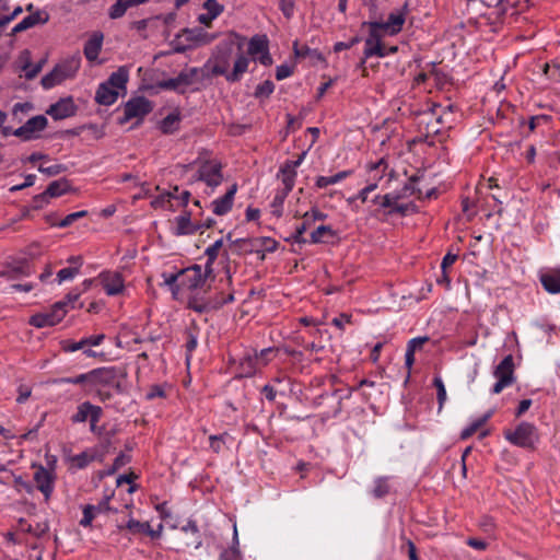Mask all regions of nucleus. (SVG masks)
<instances>
[{"label": "nucleus", "instance_id": "473e14b6", "mask_svg": "<svg viewBox=\"0 0 560 560\" xmlns=\"http://www.w3.org/2000/svg\"><path fill=\"white\" fill-rule=\"evenodd\" d=\"M179 121V114L171 113L160 122V129L165 135L173 133L178 129Z\"/></svg>", "mask_w": 560, "mask_h": 560}, {"label": "nucleus", "instance_id": "f704fd0d", "mask_svg": "<svg viewBox=\"0 0 560 560\" xmlns=\"http://www.w3.org/2000/svg\"><path fill=\"white\" fill-rule=\"evenodd\" d=\"M350 174V171H342L331 176H319L316 179V186L318 188H325L329 185H335L347 178Z\"/></svg>", "mask_w": 560, "mask_h": 560}, {"label": "nucleus", "instance_id": "aec40b11", "mask_svg": "<svg viewBox=\"0 0 560 560\" xmlns=\"http://www.w3.org/2000/svg\"><path fill=\"white\" fill-rule=\"evenodd\" d=\"M400 195L398 194H386L384 196L376 195L372 202L378 205L381 208L388 209V214L400 213L405 214L408 207L398 202Z\"/></svg>", "mask_w": 560, "mask_h": 560}, {"label": "nucleus", "instance_id": "393cba45", "mask_svg": "<svg viewBox=\"0 0 560 560\" xmlns=\"http://www.w3.org/2000/svg\"><path fill=\"white\" fill-rule=\"evenodd\" d=\"M103 34L100 32L94 33L84 45V56L89 61L97 59L103 45Z\"/></svg>", "mask_w": 560, "mask_h": 560}, {"label": "nucleus", "instance_id": "7ed1b4c3", "mask_svg": "<svg viewBox=\"0 0 560 560\" xmlns=\"http://www.w3.org/2000/svg\"><path fill=\"white\" fill-rule=\"evenodd\" d=\"M80 56H72L62 60L56 65L49 73L42 78V85L44 89H51L63 81L73 78L80 69Z\"/></svg>", "mask_w": 560, "mask_h": 560}, {"label": "nucleus", "instance_id": "39448f33", "mask_svg": "<svg viewBox=\"0 0 560 560\" xmlns=\"http://www.w3.org/2000/svg\"><path fill=\"white\" fill-rule=\"evenodd\" d=\"M504 438L523 448H533L539 440L536 427L528 422H521L514 430H506Z\"/></svg>", "mask_w": 560, "mask_h": 560}, {"label": "nucleus", "instance_id": "bb28decb", "mask_svg": "<svg viewBox=\"0 0 560 560\" xmlns=\"http://www.w3.org/2000/svg\"><path fill=\"white\" fill-rule=\"evenodd\" d=\"M149 0H117L110 8L108 15L110 19L121 18L129 8L144 4Z\"/></svg>", "mask_w": 560, "mask_h": 560}, {"label": "nucleus", "instance_id": "9b49d317", "mask_svg": "<svg viewBox=\"0 0 560 560\" xmlns=\"http://www.w3.org/2000/svg\"><path fill=\"white\" fill-rule=\"evenodd\" d=\"M247 52L255 61L270 66L272 58L269 54V40L264 34L254 35L248 42Z\"/></svg>", "mask_w": 560, "mask_h": 560}, {"label": "nucleus", "instance_id": "c756f323", "mask_svg": "<svg viewBox=\"0 0 560 560\" xmlns=\"http://www.w3.org/2000/svg\"><path fill=\"white\" fill-rule=\"evenodd\" d=\"M540 281L546 291L552 294L560 293V271L555 270L540 277Z\"/></svg>", "mask_w": 560, "mask_h": 560}, {"label": "nucleus", "instance_id": "6e6552de", "mask_svg": "<svg viewBox=\"0 0 560 560\" xmlns=\"http://www.w3.org/2000/svg\"><path fill=\"white\" fill-rule=\"evenodd\" d=\"M119 370L116 366H103L89 371V390L106 388L118 384Z\"/></svg>", "mask_w": 560, "mask_h": 560}, {"label": "nucleus", "instance_id": "dca6fc26", "mask_svg": "<svg viewBox=\"0 0 560 560\" xmlns=\"http://www.w3.org/2000/svg\"><path fill=\"white\" fill-rule=\"evenodd\" d=\"M102 413L101 407L84 401L78 406L77 412L71 417V421L73 423H82L90 419V422H98Z\"/></svg>", "mask_w": 560, "mask_h": 560}, {"label": "nucleus", "instance_id": "1a4fd4ad", "mask_svg": "<svg viewBox=\"0 0 560 560\" xmlns=\"http://www.w3.org/2000/svg\"><path fill=\"white\" fill-rule=\"evenodd\" d=\"M231 54L229 50H219L206 65L200 68L202 70L201 78L210 75H226L230 73Z\"/></svg>", "mask_w": 560, "mask_h": 560}, {"label": "nucleus", "instance_id": "72a5a7b5", "mask_svg": "<svg viewBox=\"0 0 560 560\" xmlns=\"http://www.w3.org/2000/svg\"><path fill=\"white\" fill-rule=\"evenodd\" d=\"M335 236V231L329 225H319L311 233L310 243L319 244L326 242V238Z\"/></svg>", "mask_w": 560, "mask_h": 560}, {"label": "nucleus", "instance_id": "a878e982", "mask_svg": "<svg viewBox=\"0 0 560 560\" xmlns=\"http://www.w3.org/2000/svg\"><path fill=\"white\" fill-rule=\"evenodd\" d=\"M249 65V58L243 52H238L234 60L233 69L226 75V81L237 82L242 79L243 74L247 71Z\"/></svg>", "mask_w": 560, "mask_h": 560}, {"label": "nucleus", "instance_id": "ddd939ff", "mask_svg": "<svg viewBox=\"0 0 560 560\" xmlns=\"http://www.w3.org/2000/svg\"><path fill=\"white\" fill-rule=\"evenodd\" d=\"M33 478L37 489L43 493L45 500L48 501L55 489V472L39 465L36 466Z\"/></svg>", "mask_w": 560, "mask_h": 560}, {"label": "nucleus", "instance_id": "2eb2a0df", "mask_svg": "<svg viewBox=\"0 0 560 560\" xmlns=\"http://www.w3.org/2000/svg\"><path fill=\"white\" fill-rule=\"evenodd\" d=\"M364 56L366 58L373 56L382 58L387 56L386 48L382 45L381 42V31L378 28H374L373 24H370V34L365 39Z\"/></svg>", "mask_w": 560, "mask_h": 560}, {"label": "nucleus", "instance_id": "49530a36", "mask_svg": "<svg viewBox=\"0 0 560 560\" xmlns=\"http://www.w3.org/2000/svg\"><path fill=\"white\" fill-rule=\"evenodd\" d=\"M88 215L86 210H81L77 212H72L68 215H66L61 221L58 223V228H67L73 224L77 220L84 218Z\"/></svg>", "mask_w": 560, "mask_h": 560}, {"label": "nucleus", "instance_id": "5701e85b", "mask_svg": "<svg viewBox=\"0 0 560 560\" xmlns=\"http://www.w3.org/2000/svg\"><path fill=\"white\" fill-rule=\"evenodd\" d=\"M202 226L191 222L189 213H183L174 219L172 233L176 236L191 235L200 230Z\"/></svg>", "mask_w": 560, "mask_h": 560}, {"label": "nucleus", "instance_id": "603ef678", "mask_svg": "<svg viewBox=\"0 0 560 560\" xmlns=\"http://www.w3.org/2000/svg\"><path fill=\"white\" fill-rule=\"evenodd\" d=\"M203 8L207 10V13L215 19L223 12V5H221L217 0H206Z\"/></svg>", "mask_w": 560, "mask_h": 560}, {"label": "nucleus", "instance_id": "0e129e2a", "mask_svg": "<svg viewBox=\"0 0 560 560\" xmlns=\"http://www.w3.org/2000/svg\"><path fill=\"white\" fill-rule=\"evenodd\" d=\"M36 176L34 174H28L25 176V180L20 185L12 186L10 188L11 191H19L24 188L31 187L35 184Z\"/></svg>", "mask_w": 560, "mask_h": 560}, {"label": "nucleus", "instance_id": "4c0bfd02", "mask_svg": "<svg viewBox=\"0 0 560 560\" xmlns=\"http://www.w3.org/2000/svg\"><path fill=\"white\" fill-rule=\"evenodd\" d=\"M222 245H223V241L221 238V240L215 241L212 245H210L206 249L205 254L207 255L208 259H207V262L205 266L208 267V272H213V262L217 259Z\"/></svg>", "mask_w": 560, "mask_h": 560}, {"label": "nucleus", "instance_id": "0eeeda50", "mask_svg": "<svg viewBox=\"0 0 560 560\" xmlns=\"http://www.w3.org/2000/svg\"><path fill=\"white\" fill-rule=\"evenodd\" d=\"M493 376L497 378V382L492 387L493 394H500L504 388L511 386L515 382L514 361L511 354L503 358V360L495 366Z\"/></svg>", "mask_w": 560, "mask_h": 560}, {"label": "nucleus", "instance_id": "3c124183", "mask_svg": "<svg viewBox=\"0 0 560 560\" xmlns=\"http://www.w3.org/2000/svg\"><path fill=\"white\" fill-rule=\"evenodd\" d=\"M234 545L231 547V549L229 551H225L221 558L223 560H225L226 557H229L230 559H234V560H240L241 558V551L238 549V538H237V530H236V526H234Z\"/></svg>", "mask_w": 560, "mask_h": 560}, {"label": "nucleus", "instance_id": "864d4df0", "mask_svg": "<svg viewBox=\"0 0 560 560\" xmlns=\"http://www.w3.org/2000/svg\"><path fill=\"white\" fill-rule=\"evenodd\" d=\"M294 52L298 57H317L318 59L322 58L320 54L317 50L311 49L310 47L302 45L299 46L298 43H294Z\"/></svg>", "mask_w": 560, "mask_h": 560}, {"label": "nucleus", "instance_id": "9d476101", "mask_svg": "<svg viewBox=\"0 0 560 560\" xmlns=\"http://www.w3.org/2000/svg\"><path fill=\"white\" fill-rule=\"evenodd\" d=\"M151 110L152 105L145 97L131 98L125 104L124 117L120 118V124L124 125L131 119L141 121Z\"/></svg>", "mask_w": 560, "mask_h": 560}, {"label": "nucleus", "instance_id": "c85d7f7f", "mask_svg": "<svg viewBox=\"0 0 560 560\" xmlns=\"http://www.w3.org/2000/svg\"><path fill=\"white\" fill-rule=\"evenodd\" d=\"M259 368L258 353L246 354L240 363V375L242 377L253 376Z\"/></svg>", "mask_w": 560, "mask_h": 560}, {"label": "nucleus", "instance_id": "f257e3e1", "mask_svg": "<svg viewBox=\"0 0 560 560\" xmlns=\"http://www.w3.org/2000/svg\"><path fill=\"white\" fill-rule=\"evenodd\" d=\"M129 72L125 67H120L117 71L113 72L107 81L101 83L95 94V101L100 105H113L119 94L126 92V84L128 82Z\"/></svg>", "mask_w": 560, "mask_h": 560}, {"label": "nucleus", "instance_id": "4d7b16f0", "mask_svg": "<svg viewBox=\"0 0 560 560\" xmlns=\"http://www.w3.org/2000/svg\"><path fill=\"white\" fill-rule=\"evenodd\" d=\"M311 224V222H307L305 219H303V222L299 226H296L295 234L292 236L293 241L296 243H306V240L303 237V234Z\"/></svg>", "mask_w": 560, "mask_h": 560}, {"label": "nucleus", "instance_id": "ea45409f", "mask_svg": "<svg viewBox=\"0 0 560 560\" xmlns=\"http://www.w3.org/2000/svg\"><path fill=\"white\" fill-rule=\"evenodd\" d=\"M68 312V302H57L52 305L51 310L48 312L51 319H54V324L57 325L62 320Z\"/></svg>", "mask_w": 560, "mask_h": 560}, {"label": "nucleus", "instance_id": "b1692460", "mask_svg": "<svg viewBox=\"0 0 560 560\" xmlns=\"http://www.w3.org/2000/svg\"><path fill=\"white\" fill-rule=\"evenodd\" d=\"M69 188L70 185L67 179L54 180L48 185L47 189L44 192L37 195L34 198V201H47L48 198L60 197L65 195L69 190Z\"/></svg>", "mask_w": 560, "mask_h": 560}, {"label": "nucleus", "instance_id": "052dcab7", "mask_svg": "<svg viewBox=\"0 0 560 560\" xmlns=\"http://www.w3.org/2000/svg\"><path fill=\"white\" fill-rule=\"evenodd\" d=\"M275 90V85L271 81H265L256 88L255 94L257 96H269Z\"/></svg>", "mask_w": 560, "mask_h": 560}, {"label": "nucleus", "instance_id": "79ce46f5", "mask_svg": "<svg viewBox=\"0 0 560 560\" xmlns=\"http://www.w3.org/2000/svg\"><path fill=\"white\" fill-rule=\"evenodd\" d=\"M250 245L257 250L262 248L264 250L271 253L276 250L278 243L270 237H257L250 242Z\"/></svg>", "mask_w": 560, "mask_h": 560}, {"label": "nucleus", "instance_id": "a18cd8bd", "mask_svg": "<svg viewBox=\"0 0 560 560\" xmlns=\"http://www.w3.org/2000/svg\"><path fill=\"white\" fill-rule=\"evenodd\" d=\"M288 195V192L277 189L271 202L272 213L275 215L280 217L282 214V206Z\"/></svg>", "mask_w": 560, "mask_h": 560}, {"label": "nucleus", "instance_id": "680f3d73", "mask_svg": "<svg viewBox=\"0 0 560 560\" xmlns=\"http://www.w3.org/2000/svg\"><path fill=\"white\" fill-rule=\"evenodd\" d=\"M327 218V214L317 210L312 209L308 212H305L303 215V219H305L307 222L314 223L315 221H323Z\"/></svg>", "mask_w": 560, "mask_h": 560}, {"label": "nucleus", "instance_id": "20e7f679", "mask_svg": "<svg viewBox=\"0 0 560 560\" xmlns=\"http://www.w3.org/2000/svg\"><path fill=\"white\" fill-rule=\"evenodd\" d=\"M180 273L182 290H188L190 292L205 290L208 280L213 278V272H208V267H201L200 265H192L188 268L180 269Z\"/></svg>", "mask_w": 560, "mask_h": 560}, {"label": "nucleus", "instance_id": "f8f14e48", "mask_svg": "<svg viewBox=\"0 0 560 560\" xmlns=\"http://www.w3.org/2000/svg\"><path fill=\"white\" fill-rule=\"evenodd\" d=\"M47 124L48 120L44 115L34 116L23 126L13 130L12 133L24 141L33 140L38 138L39 132L47 127Z\"/></svg>", "mask_w": 560, "mask_h": 560}, {"label": "nucleus", "instance_id": "de8ad7c7", "mask_svg": "<svg viewBox=\"0 0 560 560\" xmlns=\"http://www.w3.org/2000/svg\"><path fill=\"white\" fill-rule=\"evenodd\" d=\"M97 516L93 504H88L83 508V516L80 521V525L88 527L92 524V521Z\"/></svg>", "mask_w": 560, "mask_h": 560}, {"label": "nucleus", "instance_id": "c03bdc74", "mask_svg": "<svg viewBox=\"0 0 560 560\" xmlns=\"http://www.w3.org/2000/svg\"><path fill=\"white\" fill-rule=\"evenodd\" d=\"M30 324L37 328L55 326L54 319L50 318L48 312L33 315Z\"/></svg>", "mask_w": 560, "mask_h": 560}, {"label": "nucleus", "instance_id": "8fccbe9b", "mask_svg": "<svg viewBox=\"0 0 560 560\" xmlns=\"http://www.w3.org/2000/svg\"><path fill=\"white\" fill-rule=\"evenodd\" d=\"M79 272L78 267H67L59 270L57 273L58 283L72 280Z\"/></svg>", "mask_w": 560, "mask_h": 560}, {"label": "nucleus", "instance_id": "6e6d98bb", "mask_svg": "<svg viewBox=\"0 0 560 560\" xmlns=\"http://www.w3.org/2000/svg\"><path fill=\"white\" fill-rule=\"evenodd\" d=\"M433 384L438 390V400L441 408L446 400V389L441 377H435Z\"/></svg>", "mask_w": 560, "mask_h": 560}, {"label": "nucleus", "instance_id": "423d86ee", "mask_svg": "<svg viewBox=\"0 0 560 560\" xmlns=\"http://www.w3.org/2000/svg\"><path fill=\"white\" fill-rule=\"evenodd\" d=\"M200 68H189L183 70L177 77L164 80L160 83V86L166 90H173L178 93H184L186 89L192 85L195 82L202 80Z\"/></svg>", "mask_w": 560, "mask_h": 560}, {"label": "nucleus", "instance_id": "4468645a", "mask_svg": "<svg viewBox=\"0 0 560 560\" xmlns=\"http://www.w3.org/2000/svg\"><path fill=\"white\" fill-rule=\"evenodd\" d=\"M406 5L401 10H396L389 13L385 22H373L374 28L385 32L389 35L398 34L406 21Z\"/></svg>", "mask_w": 560, "mask_h": 560}, {"label": "nucleus", "instance_id": "e2e57ef3", "mask_svg": "<svg viewBox=\"0 0 560 560\" xmlns=\"http://www.w3.org/2000/svg\"><path fill=\"white\" fill-rule=\"evenodd\" d=\"M168 203H171V194H166V191L162 192L151 201V205L154 208H165Z\"/></svg>", "mask_w": 560, "mask_h": 560}, {"label": "nucleus", "instance_id": "f3484780", "mask_svg": "<svg viewBox=\"0 0 560 560\" xmlns=\"http://www.w3.org/2000/svg\"><path fill=\"white\" fill-rule=\"evenodd\" d=\"M385 170H386V164L383 160L378 161L377 163L370 164L369 172H370V174H373V176H372L373 182L370 183L368 186H365L363 189H361L358 192L355 198L360 199L362 202H366L369 194L374 191L377 188V180L383 177Z\"/></svg>", "mask_w": 560, "mask_h": 560}, {"label": "nucleus", "instance_id": "774afa93", "mask_svg": "<svg viewBox=\"0 0 560 560\" xmlns=\"http://www.w3.org/2000/svg\"><path fill=\"white\" fill-rule=\"evenodd\" d=\"M104 339H105L104 334L92 335V336L85 337V343H86V347H97L104 341Z\"/></svg>", "mask_w": 560, "mask_h": 560}, {"label": "nucleus", "instance_id": "2f4dec72", "mask_svg": "<svg viewBox=\"0 0 560 560\" xmlns=\"http://www.w3.org/2000/svg\"><path fill=\"white\" fill-rule=\"evenodd\" d=\"M163 284L166 285L174 298L177 296L178 292L182 290L180 280H182V273L180 270L177 272H163Z\"/></svg>", "mask_w": 560, "mask_h": 560}, {"label": "nucleus", "instance_id": "58836bf2", "mask_svg": "<svg viewBox=\"0 0 560 560\" xmlns=\"http://www.w3.org/2000/svg\"><path fill=\"white\" fill-rule=\"evenodd\" d=\"M55 384L63 385V384H73V385H82L84 388L89 389V372L79 374L73 377H60L54 381Z\"/></svg>", "mask_w": 560, "mask_h": 560}, {"label": "nucleus", "instance_id": "a211bd4d", "mask_svg": "<svg viewBox=\"0 0 560 560\" xmlns=\"http://www.w3.org/2000/svg\"><path fill=\"white\" fill-rule=\"evenodd\" d=\"M103 289L108 295H118L124 291L122 276L116 271H106L100 275Z\"/></svg>", "mask_w": 560, "mask_h": 560}, {"label": "nucleus", "instance_id": "5fc2aeb1", "mask_svg": "<svg viewBox=\"0 0 560 560\" xmlns=\"http://www.w3.org/2000/svg\"><path fill=\"white\" fill-rule=\"evenodd\" d=\"M23 12L22 7L18 5L10 13H3L0 18V28L5 27L10 22H12L15 18H18Z\"/></svg>", "mask_w": 560, "mask_h": 560}, {"label": "nucleus", "instance_id": "13d9d810", "mask_svg": "<svg viewBox=\"0 0 560 560\" xmlns=\"http://www.w3.org/2000/svg\"><path fill=\"white\" fill-rule=\"evenodd\" d=\"M225 438L226 434L211 435L209 438L210 448L215 453H220L222 445L225 443Z\"/></svg>", "mask_w": 560, "mask_h": 560}, {"label": "nucleus", "instance_id": "cd10ccee", "mask_svg": "<svg viewBox=\"0 0 560 560\" xmlns=\"http://www.w3.org/2000/svg\"><path fill=\"white\" fill-rule=\"evenodd\" d=\"M296 171L289 168L284 164L280 167V171L277 177L281 180L282 187L278 188L279 190L285 191L290 194L293 189L295 179H296Z\"/></svg>", "mask_w": 560, "mask_h": 560}, {"label": "nucleus", "instance_id": "7c9ffc66", "mask_svg": "<svg viewBox=\"0 0 560 560\" xmlns=\"http://www.w3.org/2000/svg\"><path fill=\"white\" fill-rule=\"evenodd\" d=\"M115 523L118 529L127 528L131 534H147L150 525L148 522L142 523L132 517H129L126 523L116 518Z\"/></svg>", "mask_w": 560, "mask_h": 560}, {"label": "nucleus", "instance_id": "37998d69", "mask_svg": "<svg viewBox=\"0 0 560 560\" xmlns=\"http://www.w3.org/2000/svg\"><path fill=\"white\" fill-rule=\"evenodd\" d=\"M94 455L90 452H82L80 454L73 455L70 458L71 464L78 468L83 469L85 468L91 462H93Z\"/></svg>", "mask_w": 560, "mask_h": 560}, {"label": "nucleus", "instance_id": "bf43d9fd", "mask_svg": "<svg viewBox=\"0 0 560 560\" xmlns=\"http://www.w3.org/2000/svg\"><path fill=\"white\" fill-rule=\"evenodd\" d=\"M95 513L97 515L100 514H109V513H117L116 509H113L109 504V498H106L105 500L101 501L98 504L94 505Z\"/></svg>", "mask_w": 560, "mask_h": 560}, {"label": "nucleus", "instance_id": "c9c22d12", "mask_svg": "<svg viewBox=\"0 0 560 560\" xmlns=\"http://www.w3.org/2000/svg\"><path fill=\"white\" fill-rule=\"evenodd\" d=\"M492 416V411H489L485 413L482 417L474 420L467 428H465L462 433L460 438L463 440L468 439L478 429H480Z\"/></svg>", "mask_w": 560, "mask_h": 560}, {"label": "nucleus", "instance_id": "6ab92c4d", "mask_svg": "<svg viewBox=\"0 0 560 560\" xmlns=\"http://www.w3.org/2000/svg\"><path fill=\"white\" fill-rule=\"evenodd\" d=\"M75 112L77 106L72 97L61 98L57 103L50 105V107L47 109V114L55 120L71 117L75 114Z\"/></svg>", "mask_w": 560, "mask_h": 560}, {"label": "nucleus", "instance_id": "338daca9", "mask_svg": "<svg viewBox=\"0 0 560 560\" xmlns=\"http://www.w3.org/2000/svg\"><path fill=\"white\" fill-rule=\"evenodd\" d=\"M291 74H292V69H291V67H289V66H287V65H281V66H278V67H277V70H276V78H277V80H283V79H287V78H289Z\"/></svg>", "mask_w": 560, "mask_h": 560}, {"label": "nucleus", "instance_id": "f03ea898", "mask_svg": "<svg viewBox=\"0 0 560 560\" xmlns=\"http://www.w3.org/2000/svg\"><path fill=\"white\" fill-rule=\"evenodd\" d=\"M191 165L197 166V172L191 182H203L210 191L221 185L223 182L222 164L218 160H206L199 156Z\"/></svg>", "mask_w": 560, "mask_h": 560}, {"label": "nucleus", "instance_id": "e433bc0d", "mask_svg": "<svg viewBox=\"0 0 560 560\" xmlns=\"http://www.w3.org/2000/svg\"><path fill=\"white\" fill-rule=\"evenodd\" d=\"M374 486L372 489V494L380 499L385 497L390 491V483H389V477H377L374 480Z\"/></svg>", "mask_w": 560, "mask_h": 560}, {"label": "nucleus", "instance_id": "412c9836", "mask_svg": "<svg viewBox=\"0 0 560 560\" xmlns=\"http://www.w3.org/2000/svg\"><path fill=\"white\" fill-rule=\"evenodd\" d=\"M49 20V14L45 11L37 10L36 12L25 16L21 22H19L12 30L10 35L14 36L18 33L24 32L31 27H34L39 24H46Z\"/></svg>", "mask_w": 560, "mask_h": 560}, {"label": "nucleus", "instance_id": "09e8293b", "mask_svg": "<svg viewBox=\"0 0 560 560\" xmlns=\"http://www.w3.org/2000/svg\"><path fill=\"white\" fill-rule=\"evenodd\" d=\"M85 347H86L85 338H82L79 341L63 340L61 342V348L65 352H75V351L84 349Z\"/></svg>", "mask_w": 560, "mask_h": 560}, {"label": "nucleus", "instance_id": "69168bd1", "mask_svg": "<svg viewBox=\"0 0 560 560\" xmlns=\"http://www.w3.org/2000/svg\"><path fill=\"white\" fill-rule=\"evenodd\" d=\"M351 320V316L347 314H340L339 316L332 318L331 324L339 329H343L347 324Z\"/></svg>", "mask_w": 560, "mask_h": 560}, {"label": "nucleus", "instance_id": "4be33fe9", "mask_svg": "<svg viewBox=\"0 0 560 560\" xmlns=\"http://www.w3.org/2000/svg\"><path fill=\"white\" fill-rule=\"evenodd\" d=\"M236 191L237 185H231L222 197H219L211 202L212 212L217 215L226 214L232 209Z\"/></svg>", "mask_w": 560, "mask_h": 560}, {"label": "nucleus", "instance_id": "a19ab883", "mask_svg": "<svg viewBox=\"0 0 560 560\" xmlns=\"http://www.w3.org/2000/svg\"><path fill=\"white\" fill-rule=\"evenodd\" d=\"M188 307L197 313H203L214 307L213 302L205 301L195 295H191L188 300Z\"/></svg>", "mask_w": 560, "mask_h": 560}]
</instances>
